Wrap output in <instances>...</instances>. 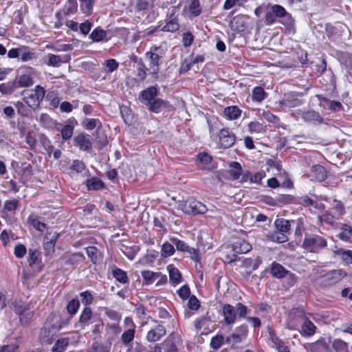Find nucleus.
I'll return each mask as SVG.
<instances>
[{
  "label": "nucleus",
  "mask_w": 352,
  "mask_h": 352,
  "mask_svg": "<svg viewBox=\"0 0 352 352\" xmlns=\"http://www.w3.org/2000/svg\"><path fill=\"white\" fill-rule=\"evenodd\" d=\"M222 312L226 324L230 325L235 322L237 315L239 318H245L248 312V309L241 302L237 303L235 307L226 304L222 307Z\"/></svg>",
  "instance_id": "nucleus-1"
},
{
  "label": "nucleus",
  "mask_w": 352,
  "mask_h": 352,
  "mask_svg": "<svg viewBox=\"0 0 352 352\" xmlns=\"http://www.w3.org/2000/svg\"><path fill=\"white\" fill-rule=\"evenodd\" d=\"M327 246V239L316 234H305L302 248L307 252L318 253Z\"/></svg>",
  "instance_id": "nucleus-2"
},
{
  "label": "nucleus",
  "mask_w": 352,
  "mask_h": 352,
  "mask_svg": "<svg viewBox=\"0 0 352 352\" xmlns=\"http://www.w3.org/2000/svg\"><path fill=\"white\" fill-rule=\"evenodd\" d=\"M45 91L43 87L37 85L34 89L23 90L21 96L25 104L35 109L45 97Z\"/></svg>",
  "instance_id": "nucleus-3"
},
{
  "label": "nucleus",
  "mask_w": 352,
  "mask_h": 352,
  "mask_svg": "<svg viewBox=\"0 0 352 352\" xmlns=\"http://www.w3.org/2000/svg\"><path fill=\"white\" fill-rule=\"evenodd\" d=\"M165 55L164 50L161 47L153 46L150 50L145 54L148 60L149 70L151 74H157L160 70V66L162 63V58Z\"/></svg>",
  "instance_id": "nucleus-4"
},
{
  "label": "nucleus",
  "mask_w": 352,
  "mask_h": 352,
  "mask_svg": "<svg viewBox=\"0 0 352 352\" xmlns=\"http://www.w3.org/2000/svg\"><path fill=\"white\" fill-rule=\"evenodd\" d=\"M179 208L185 214L193 215L204 214L207 211L206 206L204 204L193 198L180 201Z\"/></svg>",
  "instance_id": "nucleus-5"
},
{
  "label": "nucleus",
  "mask_w": 352,
  "mask_h": 352,
  "mask_svg": "<svg viewBox=\"0 0 352 352\" xmlns=\"http://www.w3.org/2000/svg\"><path fill=\"white\" fill-rule=\"evenodd\" d=\"M346 276V273L342 270H332L320 278V283L323 287L332 286L340 282Z\"/></svg>",
  "instance_id": "nucleus-6"
},
{
  "label": "nucleus",
  "mask_w": 352,
  "mask_h": 352,
  "mask_svg": "<svg viewBox=\"0 0 352 352\" xmlns=\"http://www.w3.org/2000/svg\"><path fill=\"white\" fill-rule=\"evenodd\" d=\"M300 94L296 92H290L285 94L282 100L279 101V106L283 111H287L291 108L301 105L303 101L299 98Z\"/></svg>",
  "instance_id": "nucleus-7"
},
{
  "label": "nucleus",
  "mask_w": 352,
  "mask_h": 352,
  "mask_svg": "<svg viewBox=\"0 0 352 352\" xmlns=\"http://www.w3.org/2000/svg\"><path fill=\"white\" fill-rule=\"evenodd\" d=\"M248 332V330L246 324L239 326L235 329L234 332L232 335L227 337L226 342L231 345V348L235 349L237 347L236 344L238 343L245 339Z\"/></svg>",
  "instance_id": "nucleus-8"
},
{
  "label": "nucleus",
  "mask_w": 352,
  "mask_h": 352,
  "mask_svg": "<svg viewBox=\"0 0 352 352\" xmlns=\"http://www.w3.org/2000/svg\"><path fill=\"white\" fill-rule=\"evenodd\" d=\"M271 274L277 278H282L288 276L292 285L294 284L296 280V277L294 274L291 273L287 270L282 265L273 262L270 269Z\"/></svg>",
  "instance_id": "nucleus-9"
},
{
  "label": "nucleus",
  "mask_w": 352,
  "mask_h": 352,
  "mask_svg": "<svg viewBox=\"0 0 352 352\" xmlns=\"http://www.w3.org/2000/svg\"><path fill=\"white\" fill-rule=\"evenodd\" d=\"M217 144L220 148H228L235 142L236 137L234 134L228 129H222L218 134Z\"/></svg>",
  "instance_id": "nucleus-10"
},
{
  "label": "nucleus",
  "mask_w": 352,
  "mask_h": 352,
  "mask_svg": "<svg viewBox=\"0 0 352 352\" xmlns=\"http://www.w3.org/2000/svg\"><path fill=\"white\" fill-rule=\"evenodd\" d=\"M166 333L165 327L162 324H157L148 331L146 339L148 342H155L164 337Z\"/></svg>",
  "instance_id": "nucleus-11"
},
{
  "label": "nucleus",
  "mask_w": 352,
  "mask_h": 352,
  "mask_svg": "<svg viewBox=\"0 0 352 352\" xmlns=\"http://www.w3.org/2000/svg\"><path fill=\"white\" fill-rule=\"evenodd\" d=\"M157 94L158 91L155 87H150L140 93V100L146 107L148 102L157 98Z\"/></svg>",
  "instance_id": "nucleus-12"
},
{
  "label": "nucleus",
  "mask_w": 352,
  "mask_h": 352,
  "mask_svg": "<svg viewBox=\"0 0 352 352\" xmlns=\"http://www.w3.org/2000/svg\"><path fill=\"white\" fill-rule=\"evenodd\" d=\"M316 97L320 102V106L324 109L333 111H340L342 109V105L340 102L331 100L322 95H316Z\"/></svg>",
  "instance_id": "nucleus-13"
},
{
  "label": "nucleus",
  "mask_w": 352,
  "mask_h": 352,
  "mask_svg": "<svg viewBox=\"0 0 352 352\" xmlns=\"http://www.w3.org/2000/svg\"><path fill=\"white\" fill-rule=\"evenodd\" d=\"M296 113L298 114V116H296L294 113H292V116L294 117H298V116L301 115L302 118L305 122L322 123L323 121V118L320 116L319 113L314 110L307 111H301L300 110H299Z\"/></svg>",
  "instance_id": "nucleus-14"
},
{
  "label": "nucleus",
  "mask_w": 352,
  "mask_h": 352,
  "mask_svg": "<svg viewBox=\"0 0 352 352\" xmlns=\"http://www.w3.org/2000/svg\"><path fill=\"white\" fill-rule=\"evenodd\" d=\"M74 144L82 151H89L92 145L90 141V136L88 134L80 133L74 139Z\"/></svg>",
  "instance_id": "nucleus-15"
},
{
  "label": "nucleus",
  "mask_w": 352,
  "mask_h": 352,
  "mask_svg": "<svg viewBox=\"0 0 352 352\" xmlns=\"http://www.w3.org/2000/svg\"><path fill=\"white\" fill-rule=\"evenodd\" d=\"M309 177L311 180L320 182L326 179L327 172L322 166L319 164L314 165L311 168Z\"/></svg>",
  "instance_id": "nucleus-16"
},
{
  "label": "nucleus",
  "mask_w": 352,
  "mask_h": 352,
  "mask_svg": "<svg viewBox=\"0 0 352 352\" xmlns=\"http://www.w3.org/2000/svg\"><path fill=\"white\" fill-rule=\"evenodd\" d=\"M169 104L167 101L157 98L155 100H153L151 102H148L146 108L151 112L158 113L165 109L169 107Z\"/></svg>",
  "instance_id": "nucleus-17"
},
{
  "label": "nucleus",
  "mask_w": 352,
  "mask_h": 352,
  "mask_svg": "<svg viewBox=\"0 0 352 352\" xmlns=\"http://www.w3.org/2000/svg\"><path fill=\"white\" fill-rule=\"evenodd\" d=\"M93 313L92 310L89 307H85L79 317L78 321L75 324L76 328H83L88 325L89 321L92 318Z\"/></svg>",
  "instance_id": "nucleus-18"
},
{
  "label": "nucleus",
  "mask_w": 352,
  "mask_h": 352,
  "mask_svg": "<svg viewBox=\"0 0 352 352\" xmlns=\"http://www.w3.org/2000/svg\"><path fill=\"white\" fill-rule=\"evenodd\" d=\"M252 250V245L243 239H239L232 245L235 254H246Z\"/></svg>",
  "instance_id": "nucleus-19"
},
{
  "label": "nucleus",
  "mask_w": 352,
  "mask_h": 352,
  "mask_svg": "<svg viewBox=\"0 0 352 352\" xmlns=\"http://www.w3.org/2000/svg\"><path fill=\"white\" fill-rule=\"evenodd\" d=\"M174 14H175L174 12H172L168 15V21L164 26H163L160 29V30L165 31V32H174L179 30V25L177 18L175 16H174Z\"/></svg>",
  "instance_id": "nucleus-20"
},
{
  "label": "nucleus",
  "mask_w": 352,
  "mask_h": 352,
  "mask_svg": "<svg viewBox=\"0 0 352 352\" xmlns=\"http://www.w3.org/2000/svg\"><path fill=\"white\" fill-rule=\"evenodd\" d=\"M135 329H128L127 330L124 331L121 336H120V340L122 344L126 346V347H132V342L134 340L135 338Z\"/></svg>",
  "instance_id": "nucleus-21"
},
{
  "label": "nucleus",
  "mask_w": 352,
  "mask_h": 352,
  "mask_svg": "<svg viewBox=\"0 0 352 352\" xmlns=\"http://www.w3.org/2000/svg\"><path fill=\"white\" fill-rule=\"evenodd\" d=\"M276 230L280 232L289 234L291 229V223L289 220L285 219H277L274 222Z\"/></svg>",
  "instance_id": "nucleus-22"
},
{
  "label": "nucleus",
  "mask_w": 352,
  "mask_h": 352,
  "mask_svg": "<svg viewBox=\"0 0 352 352\" xmlns=\"http://www.w3.org/2000/svg\"><path fill=\"white\" fill-rule=\"evenodd\" d=\"M241 110L236 106H229L224 109V116L230 120L239 118L241 115Z\"/></svg>",
  "instance_id": "nucleus-23"
},
{
  "label": "nucleus",
  "mask_w": 352,
  "mask_h": 352,
  "mask_svg": "<svg viewBox=\"0 0 352 352\" xmlns=\"http://www.w3.org/2000/svg\"><path fill=\"white\" fill-rule=\"evenodd\" d=\"M338 237L345 242L351 241L352 228L347 224H343L340 228V232L338 234Z\"/></svg>",
  "instance_id": "nucleus-24"
},
{
  "label": "nucleus",
  "mask_w": 352,
  "mask_h": 352,
  "mask_svg": "<svg viewBox=\"0 0 352 352\" xmlns=\"http://www.w3.org/2000/svg\"><path fill=\"white\" fill-rule=\"evenodd\" d=\"M18 87L16 82L9 81L5 83L0 84V92L3 95H9L14 92V91Z\"/></svg>",
  "instance_id": "nucleus-25"
},
{
  "label": "nucleus",
  "mask_w": 352,
  "mask_h": 352,
  "mask_svg": "<svg viewBox=\"0 0 352 352\" xmlns=\"http://www.w3.org/2000/svg\"><path fill=\"white\" fill-rule=\"evenodd\" d=\"M229 174L232 179H238L241 175L242 168L241 164L236 162H232L230 164Z\"/></svg>",
  "instance_id": "nucleus-26"
},
{
  "label": "nucleus",
  "mask_w": 352,
  "mask_h": 352,
  "mask_svg": "<svg viewBox=\"0 0 352 352\" xmlns=\"http://www.w3.org/2000/svg\"><path fill=\"white\" fill-rule=\"evenodd\" d=\"M279 22L285 25L289 32H294V19L290 13L287 12L280 19Z\"/></svg>",
  "instance_id": "nucleus-27"
},
{
  "label": "nucleus",
  "mask_w": 352,
  "mask_h": 352,
  "mask_svg": "<svg viewBox=\"0 0 352 352\" xmlns=\"http://www.w3.org/2000/svg\"><path fill=\"white\" fill-rule=\"evenodd\" d=\"M120 250L129 259L133 260L140 250V248L138 245H122Z\"/></svg>",
  "instance_id": "nucleus-28"
},
{
  "label": "nucleus",
  "mask_w": 352,
  "mask_h": 352,
  "mask_svg": "<svg viewBox=\"0 0 352 352\" xmlns=\"http://www.w3.org/2000/svg\"><path fill=\"white\" fill-rule=\"evenodd\" d=\"M169 272L170 282L173 285H177L180 282L182 274L178 269L172 265L168 266Z\"/></svg>",
  "instance_id": "nucleus-29"
},
{
  "label": "nucleus",
  "mask_w": 352,
  "mask_h": 352,
  "mask_svg": "<svg viewBox=\"0 0 352 352\" xmlns=\"http://www.w3.org/2000/svg\"><path fill=\"white\" fill-rule=\"evenodd\" d=\"M82 126L87 130L91 131L95 128L99 129L102 126V123L98 119L85 118L82 122Z\"/></svg>",
  "instance_id": "nucleus-30"
},
{
  "label": "nucleus",
  "mask_w": 352,
  "mask_h": 352,
  "mask_svg": "<svg viewBox=\"0 0 352 352\" xmlns=\"http://www.w3.org/2000/svg\"><path fill=\"white\" fill-rule=\"evenodd\" d=\"M267 96L264 89L261 87H256L252 90V99L253 101L261 102Z\"/></svg>",
  "instance_id": "nucleus-31"
},
{
  "label": "nucleus",
  "mask_w": 352,
  "mask_h": 352,
  "mask_svg": "<svg viewBox=\"0 0 352 352\" xmlns=\"http://www.w3.org/2000/svg\"><path fill=\"white\" fill-rule=\"evenodd\" d=\"M48 62L47 65L52 67H59L63 62L67 61L70 58L69 56H65V60H63L60 56H57L55 54H50L47 56Z\"/></svg>",
  "instance_id": "nucleus-32"
},
{
  "label": "nucleus",
  "mask_w": 352,
  "mask_h": 352,
  "mask_svg": "<svg viewBox=\"0 0 352 352\" xmlns=\"http://www.w3.org/2000/svg\"><path fill=\"white\" fill-rule=\"evenodd\" d=\"M332 348L336 352H349L348 343L341 339H334Z\"/></svg>",
  "instance_id": "nucleus-33"
},
{
  "label": "nucleus",
  "mask_w": 352,
  "mask_h": 352,
  "mask_svg": "<svg viewBox=\"0 0 352 352\" xmlns=\"http://www.w3.org/2000/svg\"><path fill=\"white\" fill-rule=\"evenodd\" d=\"M86 186L89 190H96L103 188V183L97 177H92L86 181Z\"/></svg>",
  "instance_id": "nucleus-34"
},
{
  "label": "nucleus",
  "mask_w": 352,
  "mask_h": 352,
  "mask_svg": "<svg viewBox=\"0 0 352 352\" xmlns=\"http://www.w3.org/2000/svg\"><path fill=\"white\" fill-rule=\"evenodd\" d=\"M113 276L121 283H129V278L126 272L120 268H116L112 271Z\"/></svg>",
  "instance_id": "nucleus-35"
},
{
  "label": "nucleus",
  "mask_w": 352,
  "mask_h": 352,
  "mask_svg": "<svg viewBox=\"0 0 352 352\" xmlns=\"http://www.w3.org/2000/svg\"><path fill=\"white\" fill-rule=\"evenodd\" d=\"M29 307H29L28 304H27L25 302H23L21 301H14L11 305V309L18 316H20L25 310H27Z\"/></svg>",
  "instance_id": "nucleus-36"
},
{
  "label": "nucleus",
  "mask_w": 352,
  "mask_h": 352,
  "mask_svg": "<svg viewBox=\"0 0 352 352\" xmlns=\"http://www.w3.org/2000/svg\"><path fill=\"white\" fill-rule=\"evenodd\" d=\"M142 276L144 281V284L150 285L153 283L156 278L160 276L158 273H155L149 270L142 271Z\"/></svg>",
  "instance_id": "nucleus-37"
},
{
  "label": "nucleus",
  "mask_w": 352,
  "mask_h": 352,
  "mask_svg": "<svg viewBox=\"0 0 352 352\" xmlns=\"http://www.w3.org/2000/svg\"><path fill=\"white\" fill-rule=\"evenodd\" d=\"M162 344L166 352H177V347L173 336H168Z\"/></svg>",
  "instance_id": "nucleus-38"
},
{
  "label": "nucleus",
  "mask_w": 352,
  "mask_h": 352,
  "mask_svg": "<svg viewBox=\"0 0 352 352\" xmlns=\"http://www.w3.org/2000/svg\"><path fill=\"white\" fill-rule=\"evenodd\" d=\"M77 7L76 0H68L65 4L63 12L65 15L74 14L77 10Z\"/></svg>",
  "instance_id": "nucleus-39"
},
{
  "label": "nucleus",
  "mask_w": 352,
  "mask_h": 352,
  "mask_svg": "<svg viewBox=\"0 0 352 352\" xmlns=\"http://www.w3.org/2000/svg\"><path fill=\"white\" fill-rule=\"evenodd\" d=\"M265 131V126L257 121L251 122L248 124V131L252 134L263 133Z\"/></svg>",
  "instance_id": "nucleus-40"
},
{
  "label": "nucleus",
  "mask_w": 352,
  "mask_h": 352,
  "mask_svg": "<svg viewBox=\"0 0 352 352\" xmlns=\"http://www.w3.org/2000/svg\"><path fill=\"white\" fill-rule=\"evenodd\" d=\"M18 87H27L32 86L34 84L33 78L28 74H23L20 76L19 81L16 82Z\"/></svg>",
  "instance_id": "nucleus-41"
},
{
  "label": "nucleus",
  "mask_w": 352,
  "mask_h": 352,
  "mask_svg": "<svg viewBox=\"0 0 352 352\" xmlns=\"http://www.w3.org/2000/svg\"><path fill=\"white\" fill-rule=\"evenodd\" d=\"M39 338L42 343L51 344L52 342V331L46 327L41 329Z\"/></svg>",
  "instance_id": "nucleus-42"
},
{
  "label": "nucleus",
  "mask_w": 352,
  "mask_h": 352,
  "mask_svg": "<svg viewBox=\"0 0 352 352\" xmlns=\"http://www.w3.org/2000/svg\"><path fill=\"white\" fill-rule=\"evenodd\" d=\"M106 35L107 33L104 30L100 28H97L91 33L89 37L94 42H100L105 38Z\"/></svg>",
  "instance_id": "nucleus-43"
},
{
  "label": "nucleus",
  "mask_w": 352,
  "mask_h": 352,
  "mask_svg": "<svg viewBox=\"0 0 352 352\" xmlns=\"http://www.w3.org/2000/svg\"><path fill=\"white\" fill-rule=\"evenodd\" d=\"M175 252V248L173 244L166 242L164 243L161 249V256L162 257H168L172 256Z\"/></svg>",
  "instance_id": "nucleus-44"
},
{
  "label": "nucleus",
  "mask_w": 352,
  "mask_h": 352,
  "mask_svg": "<svg viewBox=\"0 0 352 352\" xmlns=\"http://www.w3.org/2000/svg\"><path fill=\"white\" fill-rule=\"evenodd\" d=\"M302 331L306 336H312L316 331V327L310 320H305L302 325Z\"/></svg>",
  "instance_id": "nucleus-45"
},
{
  "label": "nucleus",
  "mask_w": 352,
  "mask_h": 352,
  "mask_svg": "<svg viewBox=\"0 0 352 352\" xmlns=\"http://www.w3.org/2000/svg\"><path fill=\"white\" fill-rule=\"evenodd\" d=\"M34 316V311L30 307L19 316V321L23 325L29 324Z\"/></svg>",
  "instance_id": "nucleus-46"
},
{
  "label": "nucleus",
  "mask_w": 352,
  "mask_h": 352,
  "mask_svg": "<svg viewBox=\"0 0 352 352\" xmlns=\"http://www.w3.org/2000/svg\"><path fill=\"white\" fill-rule=\"evenodd\" d=\"M80 297L81 298L82 303L86 305V307L90 305L94 299L92 292L89 290L80 293Z\"/></svg>",
  "instance_id": "nucleus-47"
},
{
  "label": "nucleus",
  "mask_w": 352,
  "mask_h": 352,
  "mask_svg": "<svg viewBox=\"0 0 352 352\" xmlns=\"http://www.w3.org/2000/svg\"><path fill=\"white\" fill-rule=\"evenodd\" d=\"M224 342V337L218 334L211 338L210 346L212 349L217 350L219 349Z\"/></svg>",
  "instance_id": "nucleus-48"
},
{
  "label": "nucleus",
  "mask_w": 352,
  "mask_h": 352,
  "mask_svg": "<svg viewBox=\"0 0 352 352\" xmlns=\"http://www.w3.org/2000/svg\"><path fill=\"white\" fill-rule=\"evenodd\" d=\"M39 256L40 252L38 250L32 248L29 249L28 262L30 267L37 263Z\"/></svg>",
  "instance_id": "nucleus-49"
},
{
  "label": "nucleus",
  "mask_w": 352,
  "mask_h": 352,
  "mask_svg": "<svg viewBox=\"0 0 352 352\" xmlns=\"http://www.w3.org/2000/svg\"><path fill=\"white\" fill-rule=\"evenodd\" d=\"M59 130V129H58ZM62 138L65 140H69L74 133V126L70 124L65 125L61 129H60Z\"/></svg>",
  "instance_id": "nucleus-50"
},
{
  "label": "nucleus",
  "mask_w": 352,
  "mask_h": 352,
  "mask_svg": "<svg viewBox=\"0 0 352 352\" xmlns=\"http://www.w3.org/2000/svg\"><path fill=\"white\" fill-rule=\"evenodd\" d=\"M270 237L273 241L279 243H285L288 241V235L276 230L271 234Z\"/></svg>",
  "instance_id": "nucleus-51"
},
{
  "label": "nucleus",
  "mask_w": 352,
  "mask_h": 352,
  "mask_svg": "<svg viewBox=\"0 0 352 352\" xmlns=\"http://www.w3.org/2000/svg\"><path fill=\"white\" fill-rule=\"evenodd\" d=\"M87 254L94 264H96L98 261L99 252L98 249L94 246H90L86 249Z\"/></svg>",
  "instance_id": "nucleus-52"
},
{
  "label": "nucleus",
  "mask_w": 352,
  "mask_h": 352,
  "mask_svg": "<svg viewBox=\"0 0 352 352\" xmlns=\"http://www.w3.org/2000/svg\"><path fill=\"white\" fill-rule=\"evenodd\" d=\"M70 169L77 173H80L86 169V166L82 161L75 160L72 162Z\"/></svg>",
  "instance_id": "nucleus-53"
},
{
  "label": "nucleus",
  "mask_w": 352,
  "mask_h": 352,
  "mask_svg": "<svg viewBox=\"0 0 352 352\" xmlns=\"http://www.w3.org/2000/svg\"><path fill=\"white\" fill-rule=\"evenodd\" d=\"M79 307H80L79 300L74 298L68 302L67 306V309L68 313L70 315H74L78 311Z\"/></svg>",
  "instance_id": "nucleus-54"
},
{
  "label": "nucleus",
  "mask_w": 352,
  "mask_h": 352,
  "mask_svg": "<svg viewBox=\"0 0 352 352\" xmlns=\"http://www.w3.org/2000/svg\"><path fill=\"white\" fill-rule=\"evenodd\" d=\"M68 345V341L65 339H60L56 342L53 348L52 352H63Z\"/></svg>",
  "instance_id": "nucleus-55"
},
{
  "label": "nucleus",
  "mask_w": 352,
  "mask_h": 352,
  "mask_svg": "<svg viewBox=\"0 0 352 352\" xmlns=\"http://www.w3.org/2000/svg\"><path fill=\"white\" fill-rule=\"evenodd\" d=\"M104 314L111 320L118 322L121 320V315L118 311L107 307L104 308Z\"/></svg>",
  "instance_id": "nucleus-56"
},
{
  "label": "nucleus",
  "mask_w": 352,
  "mask_h": 352,
  "mask_svg": "<svg viewBox=\"0 0 352 352\" xmlns=\"http://www.w3.org/2000/svg\"><path fill=\"white\" fill-rule=\"evenodd\" d=\"M171 242L175 245L176 249L180 252H185L188 245L184 241L173 237L170 239Z\"/></svg>",
  "instance_id": "nucleus-57"
},
{
  "label": "nucleus",
  "mask_w": 352,
  "mask_h": 352,
  "mask_svg": "<svg viewBox=\"0 0 352 352\" xmlns=\"http://www.w3.org/2000/svg\"><path fill=\"white\" fill-rule=\"evenodd\" d=\"M333 210L335 211L336 214L338 216L343 215L345 213V208L343 204L336 199L333 201Z\"/></svg>",
  "instance_id": "nucleus-58"
},
{
  "label": "nucleus",
  "mask_w": 352,
  "mask_h": 352,
  "mask_svg": "<svg viewBox=\"0 0 352 352\" xmlns=\"http://www.w3.org/2000/svg\"><path fill=\"white\" fill-rule=\"evenodd\" d=\"M104 65L107 73H111L118 69L119 63L115 59L111 58L106 60Z\"/></svg>",
  "instance_id": "nucleus-59"
},
{
  "label": "nucleus",
  "mask_w": 352,
  "mask_h": 352,
  "mask_svg": "<svg viewBox=\"0 0 352 352\" xmlns=\"http://www.w3.org/2000/svg\"><path fill=\"white\" fill-rule=\"evenodd\" d=\"M189 10L195 16H198L201 14V10L200 8V3L198 0H192L189 5Z\"/></svg>",
  "instance_id": "nucleus-60"
},
{
  "label": "nucleus",
  "mask_w": 352,
  "mask_h": 352,
  "mask_svg": "<svg viewBox=\"0 0 352 352\" xmlns=\"http://www.w3.org/2000/svg\"><path fill=\"white\" fill-rule=\"evenodd\" d=\"M105 327L107 333H111L114 336H117L121 332V328L117 323H107Z\"/></svg>",
  "instance_id": "nucleus-61"
},
{
  "label": "nucleus",
  "mask_w": 352,
  "mask_h": 352,
  "mask_svg": "<svg viewBox=\"0 0 352 352\" xmlns=\"http://www.w3.org/2000/svg\"><path fill=\"white\" fill-rule=\"evenodd\" d=\"M271 10L274 12L276 18L280 19L287 12L286 10L281 6L275 4L272 6Z\"/></svg>",
  "instance_id": "nucleus-62"
},
{
  "label": "nucleus",
  "mask_w": 352,
  "mask_h": 352,
  "mask_svg": "<svg viewBox=\"0 0 352 352\" xmlns=\"http://www.w3.org/2000/svg\"><path fill=\"white\" fill-rule=\"evenodd\" d=\"M27 252V249L24 245L18 244L14 247V254L18 258H23Z\"/></svg>",
  "instance_id": "nucleus-63"
},
{
  "label": "nucleus",
  "mask_w": 352,
  "mask_h": 352,
  "mask_svg": "<svg viewBox=\"0 0 352 352\" xmlns=\"http://www.w3.org/2000/svg\"><path fill=\"white\" fill-rule=\"evenodd\" d=\"M189 254L191 259L194 260L196 262H199L200 261L199 254L198 250L190 247L189 245L186 249L185 252Z\"/></svg>",
  "instance_id": "nucleus-64"
}]
</instances>
